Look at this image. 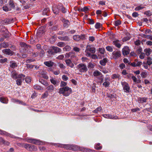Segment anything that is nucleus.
Instances as JSON below:
<instances>
[{
    "mask_svg": "<svg viewBox=\"0 0 152 152\" xmlns=\"http://www.w3.org/2000/svg\"><path fill=\"white\" fill-rule=\"evenodd\" d=\"M63 49L64 51H69L71 49V47L69 46L66 45L63 48Z\"/></svg>",
    "mask_w": 152,
    "mask_h": 152,
    "instance_id": "58836bf2",
    "label": "nucleus"
},
{
    "mask_svg": "<svg viewBox=\"0 0 152 152\" xmlns=\"http://www.w3.org/2000/svg\"><path fill=\"white\" fill-rule=\"evenodd\" d=\"M90 52L91 53H94L96 51V49L94 47H91L90 45H88L86 47V49L85 52L86 53V55L87 56H90L91 54L89 52Z\"/></svg>",
    "mask_w": 152,
    "mask_h": 152,
    "instance_id": "f03ea898",
    "label": "nucleus"
},
{
    "mask_svg": "<svg viewBox=\"0 0 152 152\" xmlns=\"http://www.w3.org/2000/svg\"><path fill=\"white\" fill-rule=\"evenodd\" d=\"M141 37L152 40V36H150L148 35H146L145 34H143L142 35Z\"/></svg>",
    "mask_w": 152,
    "mask_h": 152,
    "instance_id": "2f4dec72",
    "label": "nucleus"
},
{
    "mask_svg": "<svg viewBox=\"0 0 152 152\" xmlns=\"http://www.w3.org/2000/svg\"><path fill=\"white\" fill-rule=\"evenodd\" d=\"M86 36L84 34H81L80 35H79V37L80 39L83 40L85 39Z\"/></svg>",
    "mask_w": 152,
    "mask_h": 152,
    "instance_id": "0e129e2a",
    "label": "nucleus"
},
{
    "mask_svg": "<svg viewBox=\"0 0 152 152\" xmlns=\"http://www.w3.org/2000/svg\"><path fill=\"white\" fill-rule=\"evenodd\" d=\"M39 81L42 84H43L45 86H48V83L47 82V81L42 79H39Z\"/></svg>",
    "mask_w": 152,
    "mask_h": 152,
    "instance_id": "393cba45",
    "label": "nucleus"
},
{
    "mask_svg": "<svg viewBox=\"0 0 152 152\" xmlns=\"http://www.w3.org/2000/svg\"><path fill=\"white\" fill-rule=\"evenodd\" d=\"M144 52H145V54L147 56H149L151 52V50L150 48H148L145 49L144 50Z\"/></svg>",
    "mask_w": 152,
    "mask_h": 152,
    "instance_id": "a878e982",
    "label": "nucleus"
},
{
    "mask_svg": "<svg viewBox=\"0 0 152 152\" xmlns=\"http://www.w3.org/2000/svg\"><path fill=\"white\" fill-rule=\"evenodd\" d=\"M141 5H141L140 6H139L137 7H136L135 9V10L136 11H138L142 9L145 8L144 7L141 6Z\"/></svg>",
    "mask_w": 152,
    "mask_h": 152,
    "instance_id": "a18cd8bd",
    "label": "nucleus"
},
{
    "mask_svg": "<svg viewBox=\"0 0 152 152\" xmlns=\"http://www.w3.org/2000/svg\"><path fill=\"white\" fill-rule=\"evenodd\" d=\"M101 110V107H99L94 110V112L95 113H97L98 111H99Z\"/></svg>",
    "mask_w": 152,
    "mask_h": 152,
    "instance_id": "bf43d9fd",
    "label": "nucleus"
},
{
    "mask_svg": "<svg viewBox=\"0 0 152 152\" xmlns=\"http://www.w3.org/2000/svg\"><path fill=\"white\" fill-rule=\"evenodd\" d=\"M83 9V12L85 13H86L89 10V8L87 7H84Z\"/></svg>",
    "mask_w": 152,
    "mask_h": 152,
    "instance_id": "e2e57ef3",
    "label": "nucleus"
},
{
    "mask_svg": "<svg viewBox=\"0 0 152 152\" xmlns=\"http://www.w3.org/2000/svg\"><path fill=\"white\" fill-rule=\"evenodd\" d=\"M144 14L148 16H150L152 15L151 12L149 10L145 12Z\"/></svg>",
    "mask_w": 152,
    "mask_h": 152,
    "instance_id": "49530a36",
    "label": "nucleus"
},
{
    "mask_svg": "<svg viewBox=\"0 0 152 152\" xmlns=\"http://www.w3.org/2000/svg\"><path fill=\"white\" fill-rule=\"evenodd\" d=\"M147 99L146 98H139L138 99V101L139 103H142L146 102Z\"/></svg>",
    "mask_w": 152,
    "mask_h": 152,
    "instance_id": "6ab92c4d",
    "label": "nucleus"
},
{
    "mask_svg": "<svg viewBox=\"0 0 152 152\" xmlns=\"http://www.w3.org/2000/svg\"><path fill=\"white\" fill-rule=\"evenodd\" d=\"M31 144H29L27 143H25L23 147L26 149L28 150L29 147H30Z\"/></svg>",
    "mask_w": 152,
    "mask_h": 152,
    "instance_id": "4d7b16f0",
    "label": "nucleus"
},
{
    "mask_svg": "<svg viewBox=\"0 0 152 152\" xmlns=\"http://www.w3.org/2000/svg\"><path fill=\"white\" fill-rule=\"evenodd\" d=\"M34 89L37 90H41V87L39 85H35L34 86Z\"/></svg>",
    "mask_w": 152,
    "mask_h": 152,
    "instance_id": "6e6d98bb",
    "label": "nucleus"
},
{
    "mask_svg": "<svg viewBox=\"0 0 152 152\" xmlns=\"http://www.w3.org/2000/svg\"><path fill=\"white\" fill-rule=\"evenodd\" d=\"M72 92V89L67 86L64 87L59 89V93L63 94L65 96H68Z\"/></svg>",
    "mask_w": 152,
    "mask_h": 152,
    "instance_id": "f257e3e1",
    "label": "nucleus"
},
{
    "mask_svg": "<svg viewBox=\"0 0 152 152\" xmlns=\"http://www.w3.org/2000/svg\"><path fill=\"white\" fill-rule=\"evenodd\" d=\"M65 62L67 65L68 66L71 68H73L74 66V64L72 62L71 60L69 59H68L65 60Z\"/></svg>",
    "mask_w": 152,
    "mask_h": 152,
    "instance_id": "39448f33",
    "label": "nucleus"
},
{
    "mask_svg": "<svg viewBox=\"0 0 152 152\" xmlns=\"http://www.w3.org/2000/svg\"><path fill=\"white\" fill-rule=\"evenodd\" d=\"M110 82L108 81H106L104 82L103 85L105 87H107L110 85Z\"/></svg>",
    "mask_w": 152,
    "mask_h": 152,
    "instance_id": "603ef678",
    "label": "nucleus"
},
{
    "mask_svg": "<svg viewBox=\"0 0 152 152\" xmlns=\"http://www.w3.org/2000/svg\"><path fill=\"white\" fill-rule=\"evenodd\" d=\"M9 45L8 44L7 42H4L0 44V46L1 47V48H6L9 46Z\"/></svg>",
    "mask_w": 152,
    "mask_h": 152,
    "instance_id": "412c9836",
    "label": "nucleus"
},
{
    "mask_svg": "<svg viewBox=\"0 0 152 152\" xmlns=\"http://www.w3.org/2000/svg\"><path fill=\"white\" fill-rule=\"evenodd\" d=\"M9 5L10 7L12 8H14L15 7V5L12 1H10L9 2Z\"/></svg>",
    "mask_w": 152,
    "mask_h": 152,
    "instance_id": "3c124183",
    "label": "nucleus"
},
{
    "mask_svg": "<svg viewBox=\"0 0 152 152\" xmlns=\"http://www.w3.org/2000/svg\"><path fill=\"white\" fill-rule=\"evenodd\" d=\"M0 144H2L7 145H9L10 144V142L8 141L4 140L2 137H0Z\"/></svg>",
    "mask_w": 152,
    "mask_h": 152,
    "instance_id": "9b49d317",
    "label": "nucleus"
},
{
    "mask_svg": "<svg viewBox=\"0 0 152 152\" xmlns=\"http://www.w3.org/2000/svg\"><path fill=\"white\" fill-rule=\"evenodd\" d=\"M72 145L70 144H65L64 148L67 150H71Z\"/></svg>",
    "mask_w": 152,
    "mask_h": 152,
    "instance_id": "f704fd0d",
    "label": "nucleus"
},
{
    "mask_svg": "<svg viewBox=\"0 0 152 152\" xmlns=\"http://www.w3.org/2000/svg\"><path fill=\"white\" fill-rule=\"evenodd\" d=\"M37 148L36 146L32 145H30V147H29L28 150L32 151H37Z\"/></svg>",
    "mask_w": 152,
    "mask_h": 152,
    "instance_id": "ddd939ff",
    "label": "nucleus"
},
{
    "mask_svg": "<svg viewBox=\"0 0 152 152\" xmlns=\"http://www.w3.org/2000/svg\"><path fill=\"white\" fill-rule=\"evenodd\" d=\"M45 53L44 50L43 49H41L39 53V56L40 57H43L44 56Z\"/></svg>",
    "mask_w": 152,
    "mask_h": 152,
    "instance_id": "4c0bfd02",
    "label": "nucleus"
},
{
    "mask_svg": "<svg viewBox=\"0 0 152 152\" xmlns=\"http://www.w3.org/2000/svg\"><path fill=\"white\" fill-rule=\"evenodd\" d=\"M94 65L92 64L91 63H89L88 65V68H93L94 67Z\"/></svg>",
    "mask_w": 152,
    "mask_h": 152,
    "instance_id": "5fc2aeb1",
    "label": "nucleus"
},
{
    "mask_svg": "<svg viewBox=\"0 0 152 152\" xmlns=\"http://www.w3.org/2000/svg\"><path fill=\"white\" fill-rule=\"evenodd\" d=\"M129 51L128 47H126L122 49V53L123 55H127L129 53Z\"/></svg>",
    "mask_w": 152,
    "mask_h": 152,
    "instance_id": "9d476101",
    "label": "nucleus"
},
{
    "mask_svg": "<svg viewBox=\"0 0 152 152\" xmlns=\"http://www.w3.org/2000/svg\"><path fill=\"white\" fill-rule=\"evenodd\" d=\"M50 81L51 83L54 85H56L57 83V81L53 79H50Z\"/></svg>",
    "mask_w": 152,
    "mask_h": 152,
    "instance_id": "8fccbe9b",
    "label": "nucleus"
},
{
    "mask_svg": "<svg viewBox=\"0 0 152 152\" xmlns=\"http://www.w3.org/2000/svg\"><path fill=\"white\" fill-rule=\"evenodd\" d=\"M64 27H67L68 26L69 24L70 23L68 20H66L64 21Z\"/></svg>",
    "mask_w": 152,
    "mask_h": 152,
    "instance_id": "ea45409f",
    "label": "nucleus"
},
{
    "mask_svg": "<svg viewBox=\"0 0 152 152\" xmlns=\"http://www.w3.org/2000/svg\"><path fill=\"white\" fill-rule=\"evenodd\" d=\"M52 48L53 50H54V53H60L61 51V49L58 47L53 46L52 47Z\"/></svg>",
    "mask_w": 152,
    "mask_h": 152,
    "instance_id": "1a4fd4ad",
    "label": "nucleus"
},
{
    "mask_svg": "<svg viewBox=\"0 0 152 152\" xmlns=\"http://www.w3.org/2000/svg\"><path fill=\"white\" fill-rule=\"evenodd\" d=\"M10 66L12 68L14 69L18 66L17 64L15 62H14L13 61H11L10 62Z\"/></svg>",
    "mask_w": 152,
    "mask_h": 152,
    "instance_id": "aec40b11",
    "label": "nucleus"
},
{
    "mask_svg": "<svg viewBox=\"0 0 152 152\" xmlns=\"http://www.w3.org/2000/svg\"><path fill=\"white\" fill-rule=\"evenodd\" d=\"M141 43V41H140L138 40H136V41L134 42V44L135 45H140Z\"/></svg>",
    "mask_w": 152,
    "mask_h": 152,
    "instance_id": "338daca9",
    "label": "nucleus"
},
{
    "mask_svg": "<svg viewBox=\"0 0 152 152\" xmlns=\"http://www.w3.org/2000/svg\"><path fill=\"white\" fill-rule=\"evenodd\" d=\"M113 43L114 45L118 48H119L121 47V45L119 43V40L117 39L115 41H113Z\"/></svg>",
    "mask_w": 152,
    "mask_h": 152,
    "instance_id": "4be33fe9",
    "label": "nucleus"
},
{
    "mask_svg": "<svg viewBox=\"0 0 152 152\" xmlns=\"http://www.w3.org/2000/svg\"><path fill=\"white\" fill-rule=\"evenodd\" d=\"M106 49L109 51L112 52L113 49L110 46H107L106 47Z\"/></svg>",
    "mask_w": 152,
    "mask_h": 152,
    "instance_id": "864d4df0",
    "label": "nucleus"
},
{
    "mask_svg": "<svg viewBox=\"0 0 152 152\" xmlns=\"http://www.w3.org/2000/svg\"><path fill=\"white\" fill-rule=\"evenodd\" d=\"M57 45L58 47L62 48L65 46L66 44L63 42H59L57 43Z\"/></svg>",
    "mask_w": 152,
    "mask_h": 152,
    "instance_id": "cd10ccee",
    "label": "nucleus"
},
{
    "mask_svg": "<svg viewBox=\"0 0 152 152\" xmlns=\"http://www.w3.org/2000/svg\"><path fill=\"white\" fill-rule=\"evenodd\" d=\"M33 144L37 145H42L45 144V142L39 140L34 139Z\"/></svg>",
    "mask_w": 152,
    "mask_h": 152,
    "instance_id": "423d86ee",
    "label": "nucleus"
},
{
    "mask_svg": "<svg viewBox=\"0 0 152 152\" xmlns=\"http://www.w3.org/2000/svg\"><path fill=\"white\" fill-rule=\"evenodd\" d=\"M148 60L147 63L149 65H150L152 64V62L151 61V59L149 57H148L147 58Z\"/></svg>",
    "mask_w": 152,
    "mask_h": 152,
    "instance_id": "79ce46f5",
    "label": "nucleus"
},
{
    "mask_svg": "<svg viewBox=\"0 0 152 152\" xmlns=\"http://www.w3.org/2000/svg\"><path fill=\"white\" fill-rule=\"evenodd\" d=\"M13 19H6L2 21V24H7L9 23H11Z\"/></svg>",
    "mask_w": 152,
    "mask_h": 152,
    "instance_id": "4468645a",
    "label": "nucleus"
},
{
    "mask_svg": "<svg viewBox=\"0 0 152 152\" xmlns=\"http://www.w3.org/2000/svg\"><path fill=\"white\" fill-rule=\"evenodd\" d=\"M53 11L54 13L56 14H57L59 13V10L57 8H54L53 10Z\"/></svg>",
    "mask_w": 152,
    "mask_h": 152,
    "instance_id": "052dcab7",
    "label": "nucleus"
},
{
    "mask_svg": "<svg viewBox=\"0 0 152 152\" xmlns=\"http://www.w3.org/2000/svg\"><path fill=\"white\" fill-rule=\"evenodd\" d=\"M95 148L97 150H99L101 149L102 148V146H100V143H98L96 144L95 146Z\"/></svg>",
    "mask_w": 152,
    "mask_h": 152,
    "instance_id": "c85d7f7f",
    "label": "nucleus"
},
{
    "mask_svg": "<svg viewBox=\"0 0 152 152\" xmlns=\"http://www.w3.org/2000/svg\"><path fill=\"white\" fill-rule=\"evenodd\" d=\"M62 78L65 81L67 80L68 79V77L65 75H64L62 76Z\"/></svg>",
    "mask_w": 152,
    "mask_h": 152,
    "instance_id": "69168bd1",
    "label": "nucleus"
},
{
    "mask_svg": "<svg viewBox=\"0 0 152 152\" xmlns=\"http://www.w3.org/2000/svg\"><path fill=\"white\" fill-rule=\"evenodd\" d=\"M23 80L22 79H18L16 80V84L18 86H20L21 85L22 81Z\"/></svg>",
    "mask_w": 152,
    "mask_h": 152,
    "instance_id": "c03bdc74",
    "label": "nucleus"
},
{
    "mask_svg": "<svg viewBox=\"0 0 152 152\" xmlns=\"http://www.w3.org/2000/svg\"><path fill=\"white\" fill-rule=\"evenodd\" d=\"M102 75L101 73L98 71H95L93 73V75L94 76L97 77Z\"/></svg>",
    "mask_w": 152,
    "mask_h": 152,
    "instance_id": "72a5a7b5",
    "label": "nucleus"
},
{
    "mask_svg": "<svg viewBox=\"0 0 152 152\" xmlns=\"http://www.w3.org/2000/svg\"><path fill=\"white\" fill-rule=\"evenodd\" d=\"M49 10V9L48 8H47L44 9L42 12V14L43 15H48V13Z\"/></svg>",
    "mask_w": 152,
    "mask_h": 152,
    "instance_id": "473e14b6",
    "label": "nucleus"
},
{
    "mask_svg": "<svg viewBox=\"0 0 152 152\" xmlns=\"http://www.w3.org/2000/svg\"><path fill=\"white\" fill-rule=\"evenodd\" d=\"M25 75H24L21 74H20L18 76V78L22 80H24Z\"/></svg>",
    "mask_w": 152,
    "mask_h": 152,
    "instance_id": "e433bc0d",
    "label": "nucleus"
},
{
    "mask_svg": "<svg viewBox=\"0 0 152 152\" xmlns=\"http://www.w3.org/2000/svg\"><path fill=\"white\" fill-rule=\"evenodd\" d=\"M8 99L4 97H0V101L4 104H7L8 102Z\"/></svg>",
    "mask_w": 152,
    "mask_h": 152,
    "instance_id": "2eb2a0df",
    "label": "nucleus"
},
{
    "mask_svg": "<svg viewBox=\"0 0 152 152\" xmlns=\"http://www.w3.org/2000/svg\"><path fill=\"white\" fill-rule=\"evenodd\" d=\"M20 44L21 47L25 49L28 48V47H30L29 45H28L23 42H20Z\"/></svg>",
    "mask_w": 152,
    "mask_h": 152,
    "instance_id": "f3484780",
    "label": "nucleus"
},
{
    "mask_svg": "<svg viewBox=\"0 0 152 152\" xmlns=\"http://www.w3.org/2000/svg\"><path fill=\"white\" fill-rule=\"evenodd\" d=\"M73 39L76 41H78L80 40L79 35H74L73 37Z\"/></svg>",
    "mask_w": 152,
    "mask_h": 152,
    "instance_id": "c9c22d12",
    "label": "nucleus"
},
{
    "mask_svg": "<svg viewBox=\"0 0 152 152\" xmlns=\"http://www.w3.org/2000/svg\"><path fill=\"white\" fill-rule=\"evenodd\" d=\"M145 55L144 53H141L140 56V58L141 59H143L144 58Z\"/></svg>",
    "mask_w": 152,
    "mask_h": 152,
    "instance_id": "774afa93",
    "label": "nucleus"
},
{
    "mask_svg": "<svg viewBox=\"0 0 152 152\" xmlns=\"http://www.w3.org/2000/svg\"><path fill=\"white\" fill-rule=\"evenodd\" d=\"M64 58L63 55H61L57 57V58L59 60H62Z\"/></svg>",
    "mask_w": 152,
    "mask_h": 152,
    "instance_id": "680f3d73",
    "label": "nucleus"
},
{
    "mask_svg": "<svg viewBox=\"0 0 152 152\" xmlns=\"http://www.w3.org/2000/svg\"><path fill=\"white\" fill-rule=\"evenodd\" d=\"M102 26V24H101L100 23H97L95 25V27L96 29H99V28Z\"/></svg>",
    "mask_w": 152,
    "mask_h": 152,
    "instance_id": "a19ab883",
    "label": "nucleus"
},
{
    "mask_svg": "<svg viewBox=\"0 0 152 152\" xmlns=\"http://www.w3.org/2000/svg\"><path fill=\"white\" fill-rule=\"evenodd\" d=\"M44 64L48 67H51L53 66L54 63L51 61H49L44 62Z\"/></svg>",
    "mask_w": 152,
    "mask_h": 152,
    "instance_id": "6e6552de",
    "label": "nucleus"
},
{
    "mask_svg": "<svg viewBox=\"0 0 152 152\" xmlns=\"http://www.w3.org/2000/svg\"><path fill=\"white\" fill-rule=\"evenodd\" d=\"M11 76L12 77L15 79H17L18 78V74L15 71H12L11 72Z\"/></svg>",
    "mask_w": 152,
    "mask_h": 152,
    "instance_id": "bb28decb",
    "label": "nucleus"
},
{
    "mask_svg": "<svg viewBox=\"0 0 152 152\" xmlns=\"http://www.w3.org/2000/svg\"><path fill=\"white\" fill-rule=\"evenodd\" d=\"M107 62V59L106 58H103L100 61V64L102 66H105Z\"/></svg>",
    "mask_w": 152,
    "mask_h": 152,
    "instance_id": "a211bd4d",
    "label": "nucleus"
},
{
    "mask_svg": "<svg viewBox=\"0 0 152 152\" xmlns=\"http://www.w3.org/2000/svg\"><path fill=\"white\" fill-rule=\"evenodd\" d=\"M112 54L114 56L113 57L115 59L120 57L121 56V52L120 51H114L113 53Z\"/></svg>",
    "mask_w": 152,
    "mask_h": 152,
    "instance_id": "0eeeda50",
    "label": "nucleus"
},
{
    "mask_svg": "<svg viewBox=\"0 0 152 152\" xmlns=\"http://www.w3.org/2000/svg\"><path fill=\"white\" fill-rule=\"evenodd\" d=\"M31 79L30 77H27L25 78V81L27 83H29L31 82Z\"/></svg>",
    "mask_w": 152,
    "mask_h": 152,
    "instance_id": "09e8293b",
    "label": "nucleus"
},
{
    "mask_svg": "<svg viewBox=\"0 0 152 152\" xmlns=\"http://www.w3.org/2000/svg\"><path fill=\"white\" fill-rule=\"evenodd\" d=\"M123 88L125 92H129L130 90V87L127 83H124Z\"/></svg>",
    "mask_w": 152,
    "mask_h": 152,
    "instance_id": "f8f14e48",
    "label": "nucleus"
},
{
    "mask_svg": "<svg viewBox=\"0 0 152 152\" xmlns=\"http://www.w3.org/2000/svg\"><path fill=\"white\" fill-rule=\"evenodd\" d=\"M26 141L29 143H32L33 144V140H34V139H32V138H29L26 139Z\"/></svg>",
    "mask_w": 152,
    "mask_h": 152,
    "instance_id": "13d9d810",
    "label": "nucleus"
},
{
    "mask_svg": "<svg viewBox=\"0 0 152 152\" xmlns=\"http://www.w3.org/2000/svg\"><path fill=\"white\" fill-rule=\"evenodd\" d=\"M2 52L6 55H12L14 54V52L9 49H5L2 50Z\"/></svg>",
    "mask_w": 152,
    "mask_h": 152,
    "instance_id": "20e7f679",
    "label": "nucleus"
},
{
    "mask_svg": "<svg viewBox=\"0 0 152 152\" xmlns=\"http://www.w3.org/2000/svg\"><path fill=\"white\" fill-rule=\"evenodd\" d=\"M107 96L109 98H110V100L112 101L114 100V99H115L114 96L112 94H107Z\"/></svg>",
    "mask_w": 152,
    "mask_h": 152,
    "instance_id": "7c9ffc66",
    "label": "nucleus"
},
{
    "mask_svg": "<svg viewBox=\"0 0 152 152\" xmlns=\"http://www.w3.org/2000/svg\"><path fill=\"white\" fill-rule=\"evenodd\" d=\"M48 54V56L49 57H50L52 55L54 54V51H53V49H50L48 50L47 52Z\"/></svg>",
    "mask_w": 152,
    "mask_h": 152,
    "instance_id": "c756f323",
    "label": "nucleus"
},
{
    "mask_svg": "<svg viewBox=\"0 0 152 152\" xmlns=\"http://www.w3.org/2000/svg\"><path fill=\"white\" fill-rule=\"evenodd\" d=\"M58 38L62 41H69V38L68 36L59 37Z\"/></svg>",
    "mask_w": 152,
    "mask_h": 152,
    "instance_id": "dca6fc26",
    "label": "nucleus"
},
{
    "mask_svg": "<svg viewBox=\"0 0 152 152\" xmlns=\"http://www.w3.org/2000/svg\"><path fill=\"white\" fill-rule=\"evenodd\" d=\"M147 73L145 72H143L141 73V75L142 78L146 77H147Z\"/></svg>",
    "mask_w": 152,
    "mask_h": 152,
    "instance_id": "37998d69",
    "label": "nucleus"
},
{
    "mask_svg": "<svg viewBox=\"0 0 152 152\" xmlns=\"http://www.w3.org/2000/svg\"><path fill=\"white\" fill-rule=\"evenodd\" d=\"M115 23L114 25L115 26H119L121 24V21L119 20H117L115 21Z\"/></svg>",
    "mask_w": 152,
    "mask_h": 152,
    "instance_id": "de8ad7c7",
    "label": "nucleus"
},
{
    "mask_svg": "<svg viewBox=\"0 0 152 152\" xmlns=\"http://www.w3.org/2000/svg\"><path fill=\"white\" fill-rule=\"evenodd\" d=\"M46 89L50 92H52L54 91V87L53 85H51L48 86L47 87Z\"/></svg>",
    "mask_w": 152,
    "mask_h": 152,
    "instance_id": "b1692460",
    "label": "nucleus"
},
{
    "mask_svg": "<svg viewBox=\"0 0 152 152\" xmlns=\"http://www.w3.org/2000/svg\"><path fill=\"white\" fill-rule=\"evenodd\" d=\"M80 147L75 145H72L71 150L74 151H78L79 150Z\"/></svg>",
    "mask_w": 152,
    "mask_h": 152,
    "instance_id": "5701e85b",
    "label": "nucleus"
},
{
    "mask_svg": "<svg viewBox=\"0 0 152 152\" xmlns=\"http://www.w3.org/2000/svg\"><path fill=\"white\" fill-rule=\"evenodd\" d=\"M77 68L79 72H86L88 69L86 64H80L77 66Z\"/></svg>",
    "mask_w": 152,
    "mask_h": 152,
    "instance_id": "7ed1b4c3",
    "label": "nucleus"
}]
</instances>
